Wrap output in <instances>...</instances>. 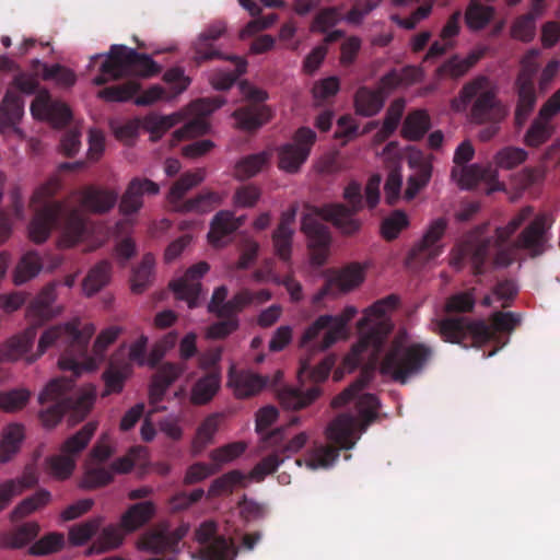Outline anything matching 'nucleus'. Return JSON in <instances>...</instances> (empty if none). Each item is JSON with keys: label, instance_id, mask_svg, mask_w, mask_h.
<instances>
[{"label": "nucleus", "instance_id": "f257e3e1", "mask_svg": "<svg viewBox=\"0 0 560 560\" xmlns=\"http://www.w3.org/2000/svg\"><path fill=\"white\" fill-rule=\"evenodd\" d=\"M55 300L56 287L54 283H49L26 308L28 327L0 347V362H14L24 359L27 363H33L48 348L56 347L61 351L58 360L59 368L63 371H71L74 376H79L82 370L92 364L88 349L95 328L92 324L80 328L81 323L77 318L46 329L38 340L37 351L30 354L37 329L61 312L59 307L54 306Z\"/></svg>", "mask_w": 560, "mask_h": 560}, {"label": "nucleus", "instance_id": "f03ea898", "mask_svg": "<svg viewBox=\"0 0 560 560\" xmlns=\"http://www.w3.org/2000/svg\"><path fill=\"white\" fill-rule=\"evenodd\" d=\"M343 198L348 206L326 203L312 207L311 211L302 218L301 230L310 241L311 259L316 266H323L326 262L331 242L329 229L319 219L332 223L346 235L355 234L361 229L362 222L355 218L357 213L363 209L361 185L354 180L350 182L343 190Z\"/></svg>", "mask_w": 560, "mask_h": 560}, {"label": "nucleus", "instance_id": "7ed1b4c3", "mask_svg": "<svg viewBox=\"0 0 560 560\" xmlns=\"http://www.w3.org/2000/svg\"><path fill=\"white\" fill-rule=\"evenodd\" d=\"M60 188L59 180L52 178L43 184L32 195L30 207L34 215L28 225L30 238L40 244L54 229H60L68 246H73L83 237L86 225L82 211L63 201L52 200Z\"/></svg>", "mask_w": 560, "mask_h": 560}, {"label": "nucleus", "instance_id": "20e7f679", "mask_svg": "<svg viewBox=\"0 0 560 560\" xmlns=\"http://www.w3.org/2000/svg\"><path fill=\"white\" fill-rule=\"evenodd\" d=\"M534 214L532 207H525L516 213L510 222L495 230L493 244L495 267H509L517 256L518 250H524L532 258L545 254L549 247V230L552 220L546 213H539L523 229L514 242L509 243L510 237Z\"/></svg>", "mask_w": 560, "mask_h": 560}, {"label": "nucleus", "instance_id": "39448f33", "mask_svg": "<svg viewBox=\"0 0 560 560\" xmlns=\"http://www.w3.org/2000/svg\"><path fill=\"white\" fill-rule=\"evenodd\" d=\"M358 418L351 413L338 415L326 428L328 445L316 447L308 459L313 469L330 467L339 457L341 450H351L360 436L354 438L357 429L361 433L377 418L380 401L373 394L361 395L355 402Z\"/></svg>", "mask_w": 560, "mask_h": 560}, {"label": "nucleus", "instance_id": "423d86ee", "mask_svg": "<svg viewBox=\"0 0 560 560\" xmlns=\"http://www.w3.org/2000/svg\"><path fill=\"white\" fill-rule=\"evenodd\" d=\"M521 322L517 314L495 312L491 323L482 319L471 320L466 317H450L432 323L431 330L446 342L459 343L464 347H481L495 340L499 332H511Z\"/></svg>", "mask_w": 560, "mask_h": 560}, {"label": "nucleus", "instance_id": "0eeeda50", "mask_svg": "<svg viewBox=\"0 0 560 560\" xmlns=\"http://www.w3.org/2000/svg\"><path fill=\"white\" fill-rule=\"evenodd\" d=\"M94 400L93 392L74 388L73 378L51 380L38 396V402L44 407L39 411V420L46 428L56 427L66 413L74 422L82 421L91 411Z\"/></svg>", "mask_w": 560, "mask_h": 560}, {"label": "nucleus", "instance_id": "6e6552de", "mask_svg": "<svg viewBox=\"0 0 560 560\" xmlns=\"http://www.w3.org/2000/svg\"><path fill=\"white\" fill-rule=\"evenodd\" d=\"M433 354L431 346L411 341L402 330L393 338L381 362L380 372L395 382L406 384L427 368Z\"/></svg>", "mask_w": 560, "mask_h": 560}, {"label": "nucleus", "instance_id": "1a4fd4ad", "mask_svg": "<svg viewBox=\"0 0 560 560\" xmlns=\"http://www.w3.org/2000/svg\"><path fill=\"white\" fill-rule=\"evenodd\" d=\"M162 68L149 55L138 52L125 45H112L100 67V74L93 79L95 85H104L110 80L124 77L152 78Z\"/></svg>", "mask_w": 560, "mask_h": 560}, {"label": "nucleus", "instance_id": "9d476101", "mask_svg": "<svg viewBox=\"0 0 560 560\" xmlns=\"http://www.w3.org/2000/svg\"><path fill=\"white\" fill-rule=\"evenodd\" d=\"M399 304V298L389 294L374 302L364 312V316L359 320L358 327L361 337L352 351L359 355L371 350V355L376 357L393 329V323L387 313L394 311Z\"/></svg>", "mask_w": 560, "mask_h": 560}, {"label": "nucleus", "instance_id": "9b49d317", "mask_svg": "<svg viewBox=\"0 0 560 560\" xmlns=\"http://www.w3.org/2000/svg\"><path fill=\"white\" fill-rule=\"evenodd\" d=\"M334 365L335 359L329 355L315 366L312 365L310 358H302L298 372L301 386L280 389L278 398L281 406L285 409L299 410L315 401L320 395L319 383L328 377Z\"/></svg>", "mask_w": 560, "mask_h": 560}, {"label": "nucleus", "instance_id": "f8f14e48", "mask_svg": "<svg viewBox=\"0 0 560 560\" xmlns=\"http://www.w3.org/2000/svg\"><path fill=\"white\" fill-rule=\"evenodd\" d=\"M463 107L471 104L469 117L474 124L502 122L508 115L506 107L498 98L497 88L486 75H478L463 85L459 91Z\"/></svg>", "mask_w": 560, "mask_h": 560}, {"label": "nucleus", "instance_id": "ddd939ff", "mask_svg": "<svg viewBox=\"0 0 560 560\" xmlns=\"http://www.w3.org/2000/svg\"><path fill=\"white\" fill-rule=\"evenodd\" d=\"M540 51L529 49L521 59V67L515 80L517 103L514 113L516 127L521 128L527 121L537 103L535 81L540 68Z\"/></svg>", "mask_w": 560, "mask_h": 560}, {"label": "nucleus", "instance_id": "4468645a", "mask_svg": "<svg viewBox=\"0 0 560 560\" xmlns=\"http://www.w3.org/2000/svg\"><path fill=\"white\" fill-rule=\"evenodd\" d=\"M206 176V172L202 168L196 172H187L183 174L171 187L168 192V201L174 206L177 211L180 212H208L215 206L220 205L222 198L219 194L213 191H205L183 201L186 192L192 187L200 184Z\"/></svg>", "mask_w": 560, "mask_h": 560}, {"label": "nucleus", "instance_id": "2eb2a0df", "mask_svg": "<svg viewBox=\"0 0 560 560\" xmlns=\"http://www.w3.org/2000/svg\"><path fill=\"white\" fill-rule=\"evenodd\" d=\"M283 440V428H278L265 436V443L267 446L275 447V450L254 466L248 478L259 482L268 475L273 474L285 458L291 454L298 453L304 447L308 440V435L305 432H301L293 436L287 444L281 445Z\"/></svg>", "mask_w": 560, "mask_h": 560}, {"label": "nucleus", "instance_id": "dca6fc26", "mask_svg": "<svg viewBox=\"0 0 560 560\" xmlns=\"http://www.w3.org/2000/svg\"><path fill=\"white\" fill-rule=\"evenodd\" d=\"M240 90L248 103L235 109L232 117L236 120L240 129L255 131L267 124L272 117L271 108L264 104L268 98V93L247 81L240 83Z\"/></svg>", "mask_w": 560, "mask_h": 560}, {"label": "nucleus", "instance_id": "f3484780", "mask_svg": "<svg viewBox=\"0 0 560 560\" xmlns=\"http://www.w3.org/2000/svg\"><path fill=\"white\" fill-rule=\"evenodd\" d=\"M357 308L347 306L338 316L320 315L312 325L303 332L300 347L308 348L322 331L325 330L324 337L316 350L324 351L330 348L343 334L347 324L355 316Z\"/></svg>", "mask_w": 560, "mask_h": 560}, {"label": "nucleus", "instance_id": "a211bd4d", "mask_svg": "<svg viewBox=\"0 0 560 560\" xmlns=\"http://www.w3.org/2000/svg\"><path fill=\"white\" fill-rule=\"evenodd\" d=\"M165 351L156 345L150 352L148 365L152 369L156 368L149 387V401L152 406H158L163 401L164 396L172 384L178 380L187 366L184 363L164 362L158 366Z\"/></svg>", "mask_w": 560, "mask_h": 560}, {"label": "nucleus", "instance_id": "6ab92c4d", "mask_svg": "<svg viewBox=\"0 0 560 560\" xmlns=\"http://www.w3.org/2000/svg\"><path fill=\"white\" fill-rule=\"evenodd\" d=\"M195 539L206 560H234L237 547L232 538L220 535L218 524L212 520L202 522L195 530Z\"/></svg>", "mask_w": 560, "mask_h": 560}, {"label": "nucleus", "instance_id": "aec40b11", "mask_svg": "<svg viewBox=\"0 0 560 560\" xmlns=\"http://www.w3.org/2000/svg\"><path fill=\"white\" fill-rule=\"evenodd\" d=\"M315 141L314 130L308 127L299 128L293 136V142L278 149L279 168L287 173H296L306 162Z\"/></svg>", "mask_w": 560, "mask_h": 560}, {"label": "nucleus", "instance_id": "412c9836", "mask_svg": "<svg viewBox=\"0 0 560 560\" xmlns=\"http://www.w3.org/2000/svg\"><path fill=\"white\" fill-rule=\"evenodd\" d=\"M446 226L447 221L444 218H438L430 224L421 241L410 250L407 258L408 266L421 267L443 253L444 246L441 244V240L445 234Z\"/></svg>", "mask_w": 560, "mask_h": 560}, {"label": "nucleus", "instance_id": "4be33fe9", "mask_svg": "<svg viewBox=\"0 0 560 560\" xmlns=\"http://www.w3.org/2000/svg\"><path fill=\"white\" fill-rule=\"evenodd\" d=\"M163 81L171 85V95L161 85L155 84L137 96L135 104L138 106H150L160 100H171L183 93L190 84V79L185 75L184 69L179 67L166 70L163 74Z\"/></svg>", "mask_w": 560, "mask_h": 560}, {"label": "nucleus", "instance_id": "5701e85b", "mask_svg": "<svg viewBox=\"0 0 560 560\" xmlns=\"http://www.w3.org/2000/svg\"><path fill=\"white\" fill-rule=\"evenodd\" d=\"M31 113L35 119L46 120L56 128L66 126L72 117L70 108L65 103L52 100L45 89L37 92L31 104Z\"/></svg>", "mask_w": 560, "mask_h": 560}, {"label": "nucleus", "instance_id": "b1692460", "mask_svg": "<svg viewBox=\"0 0 560 560\" xmlns=\"http://www.w3.org/2000/svg\"><path fill=\"white\" fill-rule=\"evenodd\" d=\"M189 526L182 524L173 530L166 526L144 533L139 539V547L152 553L174 552L179 541L187 535Z\"/></svg>", "mask_w": 560, "mask_h": 560}, {"label": "nucleus", "instance_id": "393cba45", "mask_svg": "<svg viewBox=\"0 0 560 560\" xmlns=\"http://www.w3.org/2000/svg\"><path fill=\"white\" fill-rule=\"evenodd\" d=\"M209 265L206 261H199L190 266L185 275L171 282L176 299L187 302L189 308L198 306L201 291L200 279L208 272Z\"/></svg>", "mask_w": 560, "mask_h": 560}, {"label": "nucleus", "instance_id": "a878e982", "mask_svg": "<svg viewBox=\"0 0 560 560\" xmlns=\"http://www.w3.org/2000/svg\"><path fill=\"white\" fill-rule=\"evenodd\" d=\"M223 101L219 97L213 98H200L191 104L192 110L198 117L191 119L185 124L182 128L174 131L173 137L177 141H182L187 138L198 137L206 135L210 126L205 119L208 115L212 114L215 109L223 105Z\"/></svg>", "mask_w": 560, "mask_h": 560}, {"label": "nucleus", "instance_id": "bb28decb", "mask_svg": "<svg viewBox=\"0 0 560 560\" xmlns=\"http://www.w3.org/2000/svg\"><path fill=\"white\" fill-rule=\"evenodd\" d=\"M364 280V270L359 264H351L329 278L314 296L318 303L327 295L346 293L357 288Z\"/></svg>", "mask_w": 560, "mask_h": 560}, {"label": "nucleus", "instance_id": "cd10ccee", "mask_svg": "<svg viewBox=\"0 0 560 560\" xmlns=\"http://www.w3.org/2000/svg\"><path fill=\"white\" fill-rule=\"evenodd\" d=\"M160 185L149 178L133 177L127 185L119 202L124 215L137 213L143 207V196H156Z\"/></svg>", "mask_w": 560, "mask_h": 560}, {"label": "nucleus", "instance_id": "c85d7f7f", "mask_svg": "<svg viewBox=\"0 0 560 560\" xmlns=\"http://www.w3.org/2000/svg\"><path fill=\"white\" fill-rule=\"evenodd\" d=\"M226 25L223 21H214L199 34L194 43L195 60L200 63L207 60L224 58L213 43L224 35Z\"/></svg>", "mask_w": 560, "mask_h": 560}, {"label": "nucleus", "instance_id": "c756f323", "mask_svg": "<svg viewBox=\"0 0 560 560\" xmlns=\"http://www.w3.org/2000/svg\"><path fill=\"white\" fill-rule=\"evenodd\" d=\"M492 254L495 255L493 240L486 238L474 247L467 246L457 253H453L450 264L454 268L460 269L464 265L466 256H469L474 275L480 276L485 272V264Z\"/></svg>", "mask_w": 560, "mask_h": 560}, {"label": "nucleus", "instance_id": "7c9ffc66", "mask_svg": "<svg viewBox=\"0 0 560 560\" xmlns=\"http://www.w3.org/2000/svg\"><path fill=\"white\" fill-rule=\"evenodd\" d=\"M268 377L256 374L252 371L231 369L229 372V386L233 388L237 398H247L258 394L267 386Z\"/></svg>", "mask_w": 560, "mask_h": 560}, {"label": "nucleus", "instance_id": "2f4dec72", "mask_svg": "<svg viewBox=\"0 0 560 560\" xmlns=\"http://www.w3.org/2000/svg\"><path fill=\"white\" fill-rule=\"evenodd\" d=\"M80 196V205L83 209L93 213H106L117 202L118 195L114 190L86 186L75 191Z\"/></svg>", "mask_w": 560, "mask_h": 560}, {"label": "nucleus", "instance_id": "473e14b6", "mask_svg": "<svg viewBox=\"0 0 560 560\" xmlns=\"http://www.w3.org/2000/svg\"><path fill=\"white\" fill-rule=\"evenodd\" d=\"M37 522H26L0 534L1 549H21L32 542L39 533Z\"/></svg>", "mask_w": 560, "mask_h": 560}, {"label": "nucleus", "instance_id": "72a5a7b5", "mask_svg": "<svg viewBox=\"0 0 560 560\" xmlns=\"http://www.w3.org/2000/svg\"><path fill=\"white\" fill-rule=\"evenodd\" d=\"M155 512L156 508L152 501L135 503L121 515L120 526L126 533H132L148 524Z\"/></svg>", "mask_w": 560, "mask_h": 560}, {"label": "nucleus", "instance_id": "f704fd0d", "mask_svg": "<svg viewBox=\"0 0 560 560\" xmlns=\"http://www.w3.org/2000/svg\"><path fill=\"white\" fill-rule=\"evenodd\" d=\"M385 100L386 95L382 89L361 86L354 94L355 113L363 117H373L381 112Z\"/></svg>", "mask_w": 560, "mask_h": 560}, {"label": "nucleus", "instance_id": "c9c22d12", "mask_svg": "<svg viewBox=\"0 0 560 560\" xmlns=\"http://www.w3.org/2000/svg\"><path fill=\"white\" fill-rule=\"evenodd\" d=\"M245 222V215L235 218L228 210L219 211L212 219L208 240L213 245H219L223 237L232 234Z\"/></svg>", "mask_w": 560, "mask_h": 560}, {"label": "nucleus", "instance_id": "e433bc0d", "mask_svg": "<svg viewBox=\"0 0 560 560\" xmlns=\"http://www.w3.org/2000/svg\"><path fill=\"white\" fill-rule=\"evenodd\" d=\"M96 430L97 423L95 421L85 423L79 431L63 441L60 445V453L72 457L77 463L78 457L86 448Z\"/></svg>", "mask_w": 560, "mask_h": 560}, {"label": "nucleus", "instance_id": "4c0bfd02", "mask_svg": "<svg viewBox=\"0 0 560 560\" xmlns=\"http://www.w3.org/2000/svg\"><path fill=\"white\" fill-rule=\"evenodd\" d=\"M431 128V119L427 110L415 109L406 116L400 135L408 141H419Z\"/></svg>", "mask_w": 560, "mask_h": 560}, {"label": "nucleus", "instance_id": "58836bf2", "mask_svg": "<svg viewBox=\"0 0 560 560\" xmlns=\"http://www.w3.org/2000/svg\"><path fill=\"white\" fill-rule=\"evenodd\" d=\"M23 100L14 92L8 91L0 104V132L14 127L23 115Z\"/></svg>", "mask_w": 560, "mask_h": 560}, {"label": "nucleus", "instance_id": "ea45409f", "mask_svg": "<svg viewBox=\"0 0 560 560\" xmlns=\"http://www.w3.org/2000/svg\"><path fill=\"white\" fill-rule=\"evenodd\" d=\"M240 5L243 7L255 19L249 21L246 26L241 31L240 37L246 38L254 34L269 28L277 20L276 13L268 14L264 18H258L261 9L254 0H237Z\"/></svg>", "mask_w": 560, "mask_h": 560}, {"label": "nucleus", "instance_id": "a19ab883", "mask_svg": "<svg viewBox=\"0 0 560 560\" xmlns=\"http://www.w3.org/2000/svg\"><path fill=\"white\" fill-rule=\"evenodd\" d=\"M223 59L233 62L235 69L233 71L219 70L212 74L210 81L212 86L218 91H226L231 89L247 69V61L242 57L225 55Z\"/></svg>", "mask_w": 560, "mask_h": 560}, {"label": "nucleus", "instance_id": "79ce46f5", "mask_svg": "<svg viewBox=\"0 0 560 560\" xmlns=\"http://www.w3.org/2000/svg\"><path fill=\"white\" fill-rule=\"evenodd\" d=\"M221 378L218 373L211 372L199 378L191 388L190 401L194 405L208 404L218 393Z\"/></svg>", "mask_w": 560, "mask_h": 560}, {"label": "nucleus", "instance_id": "37998d69", "mask_svg": "<svg viewBox=\"0 0 560 560\" xmlns=\"http://www.w3.org/2000/svg\"><path fill=\"white\" fill-rule=\"evenodd\" d=\"M112 265L107 260L96 264L85 276L82 288L88 296H92L101 291L110 279Z\"/></svg>", "mask_w": 560, "mask_h": 560}, {"label": "nucleus", "instance_id": "c03bdc74", "mask_svg": "<svg viewBox=\"0 0 560 560\" xmlns=\"http://www.w3.org/2000/svg\"><path fill=\"white\" fill-rule=\"evenodd\" d=\"M494 14L493 7L471 0L465 12V23L469 30L480 31L492 21Z\"/></svg>", "mask_w": 560, "mask_h": 560}, {"label": "nucleus", "instance_id": "a18cd8bd", "mask_svg": "<svg viewBox=\"0 0 560 560\" xmlns=\"http://www.w3.org/2000/svg\"><path fill=\"white\" fill-rule=\"evenodd\" d=\"M24 439V431L21 424H9L2 433L0 442V462H9L20 450V445Z\"/></svg>", "mask_w": 560, "mask_h": 560}, {"label": "nucleus", "instance_id": "49530a36", "mask_svg": "<svg viewBox=\"0 0 560 560\" xmlns=\"http://www.w3.org/2000/svg\"><path fill=\"white\" fill-rule=\"evenodd\" d=\"M124 532L121 526L109 525L104 527L90 547V553H103L118 548L125 539Z\"/></svg>", "mask_w": 560, "mask_h": 560}, {"label": "nucleus", "instance_id": "de8ad7c7", "mask_svg": "<svg viewBox=\"0 0 560 560\" xmlns=\"http://www.w3.org/2000/svg\"><path fill=\"white\" fill-rule=\"evenodd\" d=\"M44 264L36 252L26 253L19 261L13 272V281L16 285L23 284L34 278Z\"/></svg>", "mask_w": 560, "mask_h": 560}, {"label": "nucleus", "instance_id": "09e8293b", "mask_svg": "<svg viewBox=\"0 0 560 560\" xmlns=\"http://www.w3.org/2000/svg\"><path fill=\"white\" fill-rule=\"evenodd\" d=\"M553 131L555 128L551 121L537 115L524 136V142L528 147L537 148L547 142L551 138Z\"/></svg>", "mask_w": 560, "mask_h": 560}, {"label": "nucleus", "instance_id": "8fccbe9b", "mask_svg": "<svg viewBox=\"0 0 560 560\" xmlns=\"http://www.w3.org/2000/svg\"><path fill=\"white\" fill-rule=\"evenodd\" d=\"M50 500V492L39 490L35 494L22 500L10 513V520L16 522L36 510L45 506Z\"/></svg>", "mask_w": 560, "mask_h": 560}, {"label": "nucleus", "instance_id": "3c124183", "mask_svg": "<svg viewBox=\"0 0 560 560\" xmlns=\"http://www.w3.org/2000/svg\"><path fill=\"white\" fill-rule=\"evenodd\" d=\"M219 422L218 415H210L200 423L192 442V450L196 454L201 453L208 444L212 443L219 429Z\"/></svg>", "mask_w": 560, "mask_h": 560}, {"label": "nucleus", "instance_id": "603ef678", "mask_svg": "<svg viewBox=\"0 0 560 560\" xmlns=\"http://www.w3.org/2000/svg\"><path fill=\"white\" fill-rule=\"evenodd\" d=\"M140 88L139 82L130 80L118 85L105 88L98 91L97 96L106 102H126L132 98Z\"/></svg>", "mask_w": 560, "mask_h": 560}, {"label": "nucleus", "instance_id": "864d4df0", "mask_svg": "<svg viewBox=\"0 0 560 560\" xmlns=\"http://www.w3.org/2000/svg\"><path fill=\"white\" fill-rule=\"evenodd\" d=\"M154 256L145 254L140 265L133 270L131 290L142 293L153 279Z\"/></svg>", "mask_w": 560, "mask_h": 560}, {"label": "nucleus", "instance_id": "5fc2aeb1", "mask_svg": "<svg viewBox=\"0 0 560 560\" xmlns=\"http://www.w3.org/2000/svg\"><path fill=\"white\" fill-rule=\"evenodd\" d=\"M246 478V475L241 470H230L211 482L208 491L209 495L219 497L222 494L232 493L234 487L242 485Z\"/></svg>", "mask_w": 560, "mask_h": 560}, {"label": "nucleus", "instance_id": "6e6d98bb", "mask_svg": "<svg viewBox=\"0 0 560 560\" xmlns=\"http://www.w3.org/2000/svg\"><path fill=\"white\" fill-rule=\"evenodd\" d=\"M486 171L478 164L469 166L453 167L452 178L458 183L462 188L470 189L478 185L485 177Z\"/></svg>", "mask_w": 560, "mask_h": 560}, {"label": "nucleus", "instance_id": "4d7b16f0", "mask_svg": "<svg viewBox=\"0 0 560 560\" xmlns=\"http://www.w3.org/2000/svg\"><path fill=\"white\" fill-rule=\"evenodd\" d=\"M113 480L114 475L109 467L86 465L82 487L85 489H97L109 485Z\"/></svg>", "mask_w": 560, "mask_h": 560}, {"label": "nucleus", "instance_id": "13d9d810", "mask_svg": "<svg viewBox=\"0 0 560 560\" xmlns=\"http://www.w3.org/2000/svg\"><path fill=\"white\" fill-rule=\"evenodd\" d=\"M409 225L407 214L401 210H395L385 218L381 225L382 236L386 241H393L398 237L399 233Z\"/></svg>", "mask_w": 560, "mask_h": 560}, {"label": "nucleus", "instance_id": "bf43d9fd", "mask_svg": "<svg viewBox=\"0 0 560 560\" xmlns=\"http://www.w3.org/2000/svg\"><path fill=\"white\" fill-rule=\"evenodd\" d=\"M269 160V154L260 152L242 159L235 166L236 175L242 178H249L261 171Z\"/></svg>", "mask_w": 560, "mask_h": 560}, {"label": "nucleus", "instance_id": "052dcab7", "mask_svg": "<svg viewBox=\"0 0 560 560\" xmlns=\"http://www.w3.org/2000/svg\"><path fill=\"white\" fill-rule=\"evenodd\" d=\"M65 536L61 533H49L35 541L28 549L32 556H46L62 549Z\"/></svg>", "mask_w": 560, "mask_h": 560}, {"label": "nucleus", "instance_id": "680f3d73", "mask_svg": "<svg viewBox=\"0 0 560 560\" xmlns=\"http://www.w3.org/2000/svg\"><path fill=\"white\" fill-rule=\"evenodd\" d=\"M476 304V289L470 288L452 294L445 304V308L450 313H469Z\"/></svg>", "mask_w": 560, "mask_h": 560}, {"label": "nucleus", "instance_id": "e2e57ef3", "mask_svg": "<svg viewBox=\"0 0 560 560\" xmlns=\"http://www.w3.org/2000/svg\"><path fill=\"white\" fill-rule=\"evenodd\" d=\"M42 79L45 81H55L60 88L69 89L77 82V74L73 70L56 63L50 67H44Z\"/></svg>", "mask_w": 560, "mask_h": 560}, {"label": "nucleus", "instance_id": "0e129e2a", "mask_svg": "<svg viewBox=\"0 0 560 560\" xmlns=\"http://www.w3.org/2000/svg\"><path fill=\"white\" fill-rule=\"evenodd\" d=\"M46 465L50 475L57 479L63 480L72 475L77 463L72 457L60 453L48 457L46 459Z\"/></svg>", "mask_w": 560, "mask_h": 560}, {"label": "nucleus", "instance_id": "69168bd1", "mask_svg": "<svg viewBox=\"0 0 560 560\" xmlns=\"http://www.w3.org/2000/svg\"><path fill=\"white\" fill-rule=\"evenodd\" d=\"M527 152L522 148L505 147L495 154V164L500 168L512 170L527 159Z\"/></svg>", "mask_w": 560, "mask_h": 560}, {"label": "nucleus", "instance_id": "338daca9", "mask_svg": "<svg viewBox=\"0 0 560 560\" xmlns=\"http://www.w3.org/2000/svg\"><path fill=\"white\" fill-rule=\"evenodd\" d=\"M100 526V518H91L80 524H75L69 530V541L74 546H81L98 530Z\"/></svg>", "mask_w": 560, "mask_h": 560}, {"label": "nucleus", "instance_id": "774afa93", "mask_svg": "<svg viewBox=\"0 0 560 560\" xmlns=\"http://www.w3.org/2000/svg\"><path fill=\"white\" fill-rule=\"evenodd\" d=\"M245 450V443L234 442L211 451L210 458L213 462V465L218 466L220 470L223 464L230 463L240 457Z\"/></svg>", "mask_w": 560, "mask_h": 560}]
</instances>
